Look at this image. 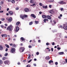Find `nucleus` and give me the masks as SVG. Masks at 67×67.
I'll use <instances>...</instances> for the list:
<instances>
[{"instance_id":"obj_55","label":"nucleus","mask_w":67,"mask_h":67,"mask_svg":"<svg viewBox=\"0 0 67 67\" xmlns=\"http://www.w3.org/2000/svg\"><path fill=\"white\" fill-rule=\"evenodd\" d=\"M59 27L60 28H63V26H61V25Z\"/></svg>"},{"instance_id":"obj_34","label":"nucleus","mask_w":67,"mask_h":67,"mask_svg":"<svg viewBox=\"0 0 67 67\" xmlns=\"http://www.w3.org/2000/svg\"><path fill=\"white\" fill-rule=\"evenodd\" d=\"M35 23L36 24H38V21H35Z\"/></svg>"},{"instance_id":"obj_33","label":"nucleus","mask_w":67,"mask_h":67,"mask_svg":"<svg viewBox=\"0 0 67 67\" xmlns=\"http://www.w3.org/2000/svg\"><path fill=\"white\" fill-rule=\"evenodd\" d=\"M3 63V62L2 61V60H0V64H2Z\"/></svg>"},{"instance_id":"obj_20","label":"nucleus","mask_w":67,"mask_h":67,"mask_svg":"<svg viewBox=\"0 0 67 67\" xmlns=\"http://www.w3.org/2000/svg\"><path fill=\"white\" fill-rule=\"evenodd\" d=\"M54 1V0H48V2H53Z\"/></svg>"},{"instance_id":"obj_24","label":"nucleus","mask_w":67,"mask_h":67,"mask_svg":"<svg viewBox=\"0 0 67 67\" xmlns=\"http://www.w3.org/2000/svg\"><path fill=\"white\" fill-rule=\"evenodd\" d=\"M53 61L50 60L49 62V64H51V63H53Z\"/></svg>"},{"instance_id":"obj_41","label":"nucleus","mask_w":67,"mask_h":67,"mask_svg":"<svg viewBox=\"0 0 67 67\" xmlns=\"http://www.w3.org/2000/svg\"><path fill=\"white\" fill-rule=\"evenodd\" d=\"M31 61H32V59H31L29 61H28V63H30L31 62Z\"/></svg>"},{"instance_id":"obj_48","label":"nucleus","mask_w":67,"mask_h":67,"mask_svg":"<svg viewBox=\"0 0 67 67\" xmlns=\"http://www.w3.org/2000/svg\"><path fill=\"white\" fill-rule=\"evenodd\" d=\"M16 10H19V8L18 7H16Z\"/></svg>"},{"instance_id":"obj_2","label":"nucleus","mask_w":67,"mask_h":67,"mask_svg":"<svg viewBox=\"0 0 67 67\" xmlns=\"http://www.w3.org/2000/svg\"><path fill=\"white\" fill-rule=\"evenodd\" d=\"M20 17L22 19L24 20V18H27V15H21L20 16Z\"/></svg>"},{"instance_id":"obj_35","label":"nucleus","mask_w":67,"mask_h":67,"mask_svg":"<svg viewBox=\"0 0 67 67\" xmlns=\"http://www.w3.org/2000/svg\"><path fill=\"white\" fill-rule=\"evenodd\" d=\"M5 20V19H4V18H2L1 19V20L2 21H4V20Z\"/></svg>"},{"instance_id":"obj_32","label":"nucleus","mask_w":67,"mask_h":67,"mask_svg":"<svg viewBox=\"0 0 67 67\" xmlns=\"http://www.w3.org/2000/svg\"><path fill=\"white\" fill-rule=\"evenodd\" d=\"M2 4H3V2L1 1L0 3V5H2Z\"/></svg>"},{"instance_id":"obj_45","label":"nucleus","mask_w":67,"mask_h":67,"mask_svg":"<svg viewBox=\"0 0 67 67\" xmlns=\"http://www.w3.org/2000/svg\"><path fill=\"white\" fill-rule=\"evenodd\" d=\"M1 36H2V37H3V36H4V34L2 35Z\"/></svg>"},{"instance_id":"obj_17","label":"nucleus","mask_w":67,"mask_h":67,"mask_svg":"<svg viewBox=\"0 0 67 67\" xmlns=\"http://www.w3.org/2000/svg\"><path fill=\"white\" fill-rule=\"evenodd\" d=\"M3 49V47L1 45H0V50H2Z\"/></svg>"},{"instance_id":"obj_53","label":"nucleus","mask_w":67,"mask_h":67,"mask_svg":"<svg viewBox=\"0 0 67 67\" xmlns=\"http://www.w3.org/2000/svg\"><path fill=\"white\" fill-rule=\"evenodd\" d=\"M55 44V43L53 42L52 43V45H54Z\"/></svg>"},{"instance_id":"obj_18","label":"nucleus","mask_w":67,"mask_h":67,"mask_svg":"<svg viewBox=\"0 0 67 67\" xmlns=\"http://www.w3.org/2000/svg\"><path fill=\"white\" fill-rule=\"evenodd\" d=\"M47 16L46 15H42V18L43 19H45V18H46Z\"/></svg>"},{"instance_id":"obj_42","label":"nucleus","mask_w":67,"mask_h":67,"mask_svg":"<svg viewBox=\"0 0 67 67\" xmlns=\"http://www.w3.org/2000/svg\"><path fill=\"white\" fill-rule=\"evenodd\" d=\"M8 51V49L7 48H6L5 50V52H7Z\"/></svg>"},{"instance_id":"obj_14","label":"nucleus","mask_w":67,"mask_h":67,"mask_svg":"<svg viewBox=\"0 0 67 67\" xmlns=\"http://www.w3.org/2000/svg\"><path fill=\"white\" fill-rule=\"evenodd\" d=\"M47 18L48 19H49V20H51L52 19V18H51V17L50 16L48 15L47 16Z\"/></svg>"},{"instance_id":"obj_9","label":"nucleus","mask_w":67,"mask_h":67,"mask_svg":"<svg viewBox=\"0 0 67 67\" xmlns=\"http://www.w3.org/2000/svg\"><path fill=\"white\" fill-rule=\"evenodd\" d=\"M49 13H51V14H53L55 13V12L54 11V10H52L49 11Z\"/></svg>"},{"instance_id":"obj_15","label":"nucleus","mask_w":67,"mask_h":67,"mask_svg":"<svg viewBox=\"0 0 67 67\" xmlns=\"http://www.w3.org/2000/svg\"><path fill=\"white\" fill-rule=\"evenodd\" d=\"M49 59H50V58L49 56H46L45 57V59L46 60H49Z\"/></svg>"},{"instance_id":"obj_1","label":"nucleus","mask_w":67,"mask_h":67,"mask_svg":"<svg viewBox=\"0 0 67 67\" xmlns=\"http://www.w3.org/2000/svg\"><path fill=\"white\" fill-rule=\"evenodd\" d=\"M13 26L10 25L8 26L7 29V30H8L9 31H12V28Z\"/></svg>"},{"instance_id":"obj_8","label":"nucleus","mask_w":67,"mask_h":67,"mask_svg":"<svg viewBox=\"0 0 67 67\" xmlns=\"http://www.w3.org/2000/svg\"><path fill=\"white\" fill-rule=\"evenodd\" d=\"M16 25L17 26H20V25H21V23L20 21L17 22L16 24Z\"/></svg>"},{"instance_id":"obj_25","label":"nucleus","mask_w":67,"mask_h":67,"mask_svg":"<svg viewBox=\"0 0 67 67\" xmlns=\"http://www.w3.org/2000/svg\"><path fill=\"white\" fill-rule=\"evenodd\" d=\"M42 8H44V9H46V8H47V6H44V5H43L42 6Z\"/></svg>"},{"instance_id":"obj_30","label":"nucleus","mask_w":67,"mask_h":67,"mask_svg":"<svg viewBox=\"0 0 67 67\" xmlns=\"http://www.w3.org/2000/svg\"><path fill=\"white\" fill-rule=\"evenodd\" d=\"M8 55V53H5V54L4 55V56H7Z\"/></svg>"},{"instance_id":"obj_12","label":"nucleus","mask_w":67,"mask_h":67,"mask_svg":"<svg viewBox=\"0 0 67 67\" xmlns=\"http://www.w3.org/2000/svg\"><path fill=\"white\" fill-rule=\"evenodd\" d=\"M9 63V61L8 60L5 61L4 62V63L5 64H8Z\"/></svg>"},{"instance_id":"obj_46","label":"nucleus","mask_w":67,"mask_h":67,"mask_svg":"<svg viewBox=\"0 0 67 67\" xmlns=\"http://www.w3.org/2000/svg\"><path fill=\"white\" fill-rule=\"evenodd\" d=\"M49 7L50 8H52V5H50L49 6Z\"/></svg>"},{"instance_id":"obj_51","label":"nucleus","mask_w":67,"mask_h":67,"mask_svg":"<svg viewBox=\"0 0 67 67\" xmlns=\"http://www.w3.org/2000/svg\"><path fill=\"white\" fill-rule=\"evenodd\" d=\"M3 11L2 10L0 11V13H3Z\"/></svg>"},{"instance_id":"obj_50","label":"nucleus","mask_w":67,"mask_h":67,"mask_svg":"<svg viewBox=\"0 0 67 67\" xmlns=\"http://www.w3.org/2000/svg\"><path fill=\"white\" fill-rule=\"evenodd\" d=\"M58 63L57 62H56L55 63V65H58Z\"/></svg>"},{"instance_id":"obj_58","label":"nucleus","mask_w":67,"mask_h":67,"mask_svg":"<svg viewBox=\"0 0 67 67\" xmlns=\"http://www.w3.org/2000/svg\"><path fill=\"white\" fill-rule=\"evenodd\" d=\"M62 16H63V15H62V14H60V17H62Z\"/></svg>"},{"instance_id":"obj_38","label":"nucleus","mask_w":67,"mask_h":67,"mask_svg":"<svg viewBox=\"0 0 67 67\" xmlns=\"http://www.w3.org/2000/svg\"><path fill=\"white\" fill-rule=\"evenodd\" d=\"M35 5V4H34L32 5H30V6H34Z\"/></svg>"},{"instance_id":"obj_11","label":"nucleus","mask_w":67,"mask_h":67,"mask_svg":"<svg viewBox=\"0 0 67 67\" xmlns=\"http://www.w3.org/2000/svg\"><path fill=\"white\" fill-rule=\"evenodd\" d=\"M8 13L9 15H13V12L12 11H9Z\"/></svg>"},{"instance_id":"obj_5","label":"nucleus","mask_w":67,"mask_h":67,"mask_svg":"<svg viewBox=\"0 0 67 67\" xmlns=\"http://www.w3.org/2000/svg\"><path fill=\"white\" fill-rule=\"evenodd\" d=\"M15 52V49L14 48H12L11 49L10 52L12 53H14V52Z\"/></svg>"},{"instance_id":"obj_22","label":"nucleus","mask_w":67,"mask_h":67,"mask_svg":"<svg viewBox=\"0 0 67 67\" xmlns=\"http://www.w3.org/2000/svg\"><path fill=\"white\" fill-rule=\"evenodd\" d=\"M35 0H31L30 1V3H34V2L33 1H34Z\"/></svg>"},{"instance_id":"obj_61","label":"nucleus","mask_w":67,"mask_h":67,"mask_svg":"<svg viewBox=\"0 0 67 67\" xmlns=\"http://www.w3.org/2000/svg\"><path fill=\"white\" fill-rule=\"evenodd\" d=\"M10 46H12L13 45V44L11 43L10 44Z\"/></svg>"},{"instance_id":"obj_59","label":"nucleus","mask_w":67,"mask_h":67,"mask_svg":"<svg viewBox=\"0 0 67 67\" xmlns=\"http://www.w3.org/2000/svg\"><path fill=\"white\" fill-rule=\"evenodd\" d=\"M34 65L35 66H36V64H34Z\"/></svg>"},{"instance_id":"obj_6","label":"nucleus","mask_w":67,"mask_h":67,"mask_svg":"<svg viewBox=\"0 0 67 67\" xmlns=\"http://www.w3.org/2000/svg\"><path fill=\"white\" fill-rule=\"evenodd\" d=\"M24 11L25 12H29V11H30V10H29V9L27 8H25V9H24Z\"/></svg>"},{"instance_id":"obj_29","label":"nucleus","mask_w":67,"mask_h":67,"mask_svg":"<svg viewBox=\"0 0 67 67\" xmlns=\"http://www.w3.org/2000/svg\"><path fill=\"white\" fill-rule=\"evenodd\" d=\"M33 23V21H31V22L29 23V24L30 25H31Z\"/></svg>"},{"instance_id":"obj_43","label":"nucleus","mask_w":67,"mask_h":67,"mask_svg":"<svg viewBox=\"0 0 67 67\" xmlns=\"http://www.w3.org/2000/svg\"><path fill=\"white\" fill-rule=\"evenodd\" d=\"M53 22H54V24H56V21H55L53 20Z\"/></svg>"},{"instance_id":"obj_36","label":"nucleus","mask_w":67,"mask_h":67,"mask_svg":"<svg viewBox=\"0 0 67 67\" xmlns=\"http://www.w3.org/2000/svg\"><path fill=\"white\" fill-rule=\"evenodd\" d=\"M57 49H58V50H60V49H61V48L60 47H58L57 48Z\"/></svg>"},{"instance_id":"obj_16","label":"nucleus","mask_w":67,"mask_h":67,"mask_svg":"<svg viewBox=\"0 0 67 67\" xmlns=\"http://www.w3.org/2000/svg\"><path fill=\"white\" fill-rule=\"evenodd\" d=\"M19 30V27L18 26L16 27V32H18V31Z\"/></svg>"},{"instance_id":"obj_47","label":"nucleus","mask_w":67,"mask_h":67,"mask_svg":"<svg viewBox=\"0 0 67 67\" xmlns=\"http://www.w3.org/2000/svg\"><path fill=\"white\" fill-rule=\"evenodd\" d=\"M48 45H49V43H48L47 42L46 43V45L48 46Z\"/></svg>"},{"instance_id":"obj_28","label":"nucleus","mask_w":67,"mask_h":67,"mask_svg":"<svg viewBox=\"0 0 67 67\" xmlns=\"http://www.w3.org/2000/svg\"><path fill=\"white\" fill-rule=\"evenodd\" d=\"M21 40H22L23 41H24V38L23 37H21L20 38Z\"/></svg>"},{"instance_id":"obj_7","label":"nucleus","mask_w":67,"mask_h":67,"mask_svg":"<svg viewBox=\"0 0 67 67\" xmlns=\"http://www.w3.org/2000/svg\"><path fill=\"white\" fill-rule=\"evenodd\" d=\"M59 4H66V3L65 2H64L63 1H60V2H59Z\"/></svg>"},{"instance_id":"obj_37","label":"nucleus","mask_w":67,"mask_h":67,"mask_svg":"<svg viewBox=\"0 0 67 67\" xmlns=\"http://www.w3.org/2000/svg\"><path fill=\"white\" fill-rule=\"evenodd\" d=\"M36 55H39V52H37L36 53Z\"/></svg>"},{"instance_id":"obj_21","label":"nucleus","mask_w":67,"mask_h":67,"mask_svg":"<svg viewBox=\"0 0 67 67\" xmlns=\"http://www.w3.org/2000/svg\"><path fill=\"white\" fill-rule=\"evenodd\" d=\"M58 54H59V55H63L64 54V53L63 52H59Z\"/></svg>"},{"instance_id":"obj_10","label":"nucleus","mask_w":67,"mask_h":67,"mask_svg":"<svg viewBox=\"0 0 67 67\" xmlns=\"http://www.w3.org/2000/svg\"><path fill=\"white\" fill-rule=\"evenodd\" d=\"M64 26L63 27V28L65 30H67V25L65 24H64Z\"/></svg>"},{"instance_id":"obj_3","label":"nucleus","mask_w":67,"mask_h":67,"mask_svg":"<svg viewBox=\"0 0 67 67\" xmlns=\"http://www.w3.org/2000/svg\"><path fill=\"white\" fill-rule=\"evenodd\" d=\"M25 48H24V47H20L19 49V50L20 51H21V52H23L24 51V50H25Z\"/></svg>"},{"instance_id":"obj_44","label":"nucleus","mask_w":67,"mask_h":67,"mask_svg":"<svg viewBox=\"0 0 67 67\" xmlns=\"http://www.w3.org/2000/svg\"><path fill=\"white\" fill-rule=\"evenodd\" d=\"M53 48H51V50L52 51V52H53Z\"/></svg>"},{"instance_id":"obj_19","label":"nucleus","mask_w":67,"mask_h":67,"mask_svg":"<svg viewBox=\"0 0 67 67\" xmlns=\"http://www.w3.org/2000/svg\"><path fill=\"white\" fill-rule=\"evenodd\" d=\"M46 21H48V20L47 19H45L43 20V21L45 23H46Z\"/></svg>"},{"instance_id":"obj_63","label":"nucleus","mask_w":67,"mask_h":67,"mask_svg":"<svg viewBox=\"0 0 67 67\" xmlns=\"http://www.w3.org/2000/svg\"><path fill=\"white\" fill-rule=\"evenodd\" d=\"M65 60L66 62L67 63V59H65Z\"/></svg>"},{"instance_id":"obj_4","label":"nucleus","mask_w":67,"mask_h":67,"mask_svg":"<svg viewBox=\"0 0 67 67\" xmlns=\"http://www.w3.org/2000/svg\"><path fill=\"white\" fill-rule=\"evenodd\" d=\"M7 21H8V22H11L13 20V19L11 17H10L9 18H7Z\"/></svg>"},{"instance_id":"obj_60","label":"nucleus","mask_w":67,"mask_h":67,"mask_svg":"<svg viewBox=\"0 0 67 67\" xmlns=\"http://www.w3.org/2000/svg\"><path fill=\"white\" fill-rule=\"evenodd\" d=\"M40 14H42V12H40L39 13Z\"/></svg>"},{"instance_id":"obj_62","label":"nucleus","mask_w":67,"mask_h":67,"mask_svg":"<svg viewBox=\"0 0 67 67\" xmlns=\"http://www.w3.org/2000/svg\"><path fill=\"white\" fill-rule=\"evenodd\" d=\"M5 26H8V25L6 24H5Z\"/></svg>"},{"instance_id":"obj_54","label":"nucleus","mask_w":67,"mask_h":67,"mask_svg":"<svg viewBox=\"0 0 67 67\" xmlns=\"http://www.w3.org/2000/svg\"><path fill=\"white\" fill-rule=\"evenodd\" d=\"M8 40V41H10L11 40V38H9Z\"/></svg>"},{"instance_id":"obj_31","label":"nucleus","mask_w":67,"mask_h":67,"mask_svg":"<svg viewBox=\"0 0 67 67\" xmlns=\"http://www.w3.org/2000/svg\"><path fill=\"white\" fill-rule=\"evenodd\" d=\"M46 49H49V50L48 51L49 52H51V50L49 49V48H47Z\"/></svg>"},{"instance_id":"obj_39","label":"nucleus","mask_w":67,"mask_h":67,"mask_svg":"<svg viewBox=\"0 0 67 67\" xmlns=\"http://www.w3.org/2000/svg\"><path fill=\"white\" fill-rule=\"evenodd\" d=\"M39 5L40 6H42V3H39Z\"/></svg>"},{"instance_id":"obj_13","label":"nucleus","mask_w":67,"mask_h":67,"mask_svg":"<svg viewBox=\"0 0 67 67\" xmlns=\"http://www.w3.org/2000/svg\"><path fill=\"white\" fill-rule=\"evenodd\" d=\"M31 16H32V18H36V16L34 15V14H31Z\"/></svg>"},{"instance_id":"obj_56","label":"nucleus","mask_w":67,"mask_h":67,"mask_svg":"<svg viewBox=\"0 0 67 67\" xmlns=\"http://www.w3.org/2000/svg\"><path fill=\"white\" fill-rule=\"evenodd\" d=\"M29 48H31L32 47V46H29Z\"/></svg>"},{"instance_id":"obj_26","label":"nucleus","mask_w":67,"mask_h":67,"mask_svg":"<svg viewBox=\"0 0 67 67\" xmlns=\"http://www.w3.org/2000/svg\"><path fill=\"white\" fill-rule=\"evenodd\" d=\"M5 46H6V47H7V48H9L10 47H9V46H8V45L7 44H5Z\"/></svg>"},{"instance_id":"obj_64","label":"nucleus","mask_w":67,"mask_h":67,"mask_svg":"<svg viewBox=\"0 0 67 67\" xmlns=\"http://www.w3.org/2000/svg\"><path fill=\"white\" fill-rule=\"evenodd\" d=\"M13 46L14 47H15V44H14Z\"/></svg>"},{"instance_id":"obj_27","label":"nucleus","mask_w":67,"mask_h":67,"mask_svg":"<svg viewBox=\"0 0 67 67\" xmlns=\"http://www.w3.org/2000/svg\"><path fill=\"white\" fill-rule=\"evenodd\" d=\"M11 2H12V3L13 4H14V3H15V1H14V0H12Z\"/></svg>"},{"instance_id":"obj_40","label":"nucleus","mask_w":67,"mask_h":67,"mask_svg":"<svg viewBox=\"0 0 67 67\" xmlns=\"http://www.w3.org/2000/svg\"><path fill=\"white\" fill-rule=\"evenodd\" d=\"M4 36L5 37H7V35L4 34Z\"/></svg>"},{"instance_id":"obj_49","label":"nucleus","mask_w":67,"mask_h":67,"mask_svg":"<svg viewBox=\"0 0 67 67\" xmlns=\"http://www.w3.org/2000/svg\"><path fill=\"white\" fill-rule=\"evenodd\" d=\"M8 1L9 2H11V0H8Z\"/></svg>"},{"instance_id":"obj_52","label":"nucleus","mask_w":67,"mask_h":67,"mask_svg":"<svg viewBox=\"0 0 67 67\" xmlns=\"http://www.w3.org/2000/svg\"><path fill=\"white\" fill-rule=\"evenodd\" d=\"M1 27L2 28H3V25H1Z\"/></svg>"},{"instance_id":"obj_57","label":"nucleus","mask_w":67,"mask_h":67,"mask_svg":"<svg viewBox=\"0 0 67 67\" xmlns=\"http://www.w3.org/2000/svg\"><path fill=\"white\" fill-rule=\"evenodd\" d=\"M63 8H61L60 9V10H61V11H63Z\"/></svg>"},{"instance_id":"obj_23","label":"nucleus","mask_w":67,"mask_h":67,"mask_svg":"<svg viewBox=\"0 0 67 67\" xmlns=\"http://www.w3.org/2000/svg\"><path fill=\"white\" fill-rule=\"evenodd\" d=\"M7 59V57H3L2 58V59L3 60H5V59Z\"/></svg>"}]
</instances>
